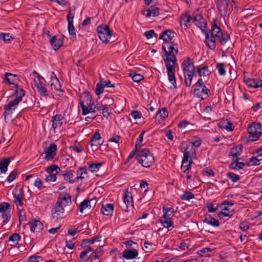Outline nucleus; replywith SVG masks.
<instances>
[{
    "instance_id": "47",
    "label": "nucleus",
    "mask_w": 262,
    "mask_h": 262,
    "mask_svg": "<svg viewBox=\"0 0 262 262\" xmlns=\"http://www.w3.org/2000/svg\"><path fill=\"white\" fill-rule=\"evenodd\" d=\"M192 162V158H190V160H188V163H183V160H182L181 169L185 168L183 171L184 173H188L189 172V170L191 169V165Z\"/></svg>"
},
{
    "instance_id": "14",
    "label": "nucleus",
    "mask_w": 262,
    "mask_h": 262,
    "mask_svg": "<svg viewBox=\"0 0 262 262\" xmlns=\"http://www.w3.org/2000/svg\"><path fill=\"white\" fill-rule=\"evenodd\" d=\"M31 232H39L43 229V224L39 220H31L29 223Z\"/></svg>"
},
{
    "instance_id": "22",
    "label": "nucleus",
    "mask_w": 262,
    "mask_h": 262,
    "mask_svg": "<svg viewBox=\"0 0 262 262\" xmlns=\"http://www.w3.org/2000/svg\"><path fill=\"white\" fill-rule=\"evenodd\" d=\"M20 239V236L18 233H14L9 237L8 241L11 243V248L16 247H18L17 245H18V241Z\"/></svg>"
},
{
    "instance_id": "25",
    "label": "nucleus",
    "mask_w": 262,
    "mask_h": 262,
    "mask_svg": "<svg viewBox=\"0 0 262 262\" xmlns=\"http://www.w3.org/2000/svg\"><path fill=\"white\" fill-rule=\"evenodd\" d=\"M17 80H18L17 75L10 73H6L5 74L4 81L6 83L9 84H14L15 85V84L14 83V82Z\"/></svg>"
},
{
    "instance_id": "13",
    "label": "nucleus",
    "mask_w": 262,
    "mask_h": 262,
    "mask_svg": "<svg viewBox=\"0 0 262 262\" xmlns=\"http://www.w3.org/2000/svg\"><path fill=\"white\" fill-rule=\"evenodd\" d=\"M205 35V42L207 47L211 50H215L216 48V37L213 36H209V32H205L204 33Z\"/></svg>"
},
{
    "instance_id": "30",
    "label": "nucleus",
    "mask_w": 262,
    "mask_h": 262,
    "mask_svg": "<svg viewBox=\"0 0 262 262\" xmlns=\"http://www.w3.org/2000/svg\"><path fill=\"white\" fill-rule=\"evenodd\" d=\"M34 99L35 98L33 96H27L24 101V109L32 107L34 104Z\"/></svg>"
},
{
    "instance_id": "35",
    "label": "nucleus",
    "mask_w": 262,
    "mask_h": 262,
    "mask_svg": "<svg viewBox=\"0 0 262 262\" xmlns=\"http://www.w3.org/2000/svg\"><path fill=\"white\" fill-rule=\"evenodd\" d=\"M260 128L261 125L260 123L254 122L248 126L247 131L249 134H251V133H256V131L260 129Z\"/></svg>"
},
{
    "instance_id": "39",
    "label": "nucleus",
    "mask_w": 262,
    "mask_h": 262,
    "mask_svg": "<svg viewBox=\"0 0 262 262\" xmlns=\"http://www.w3.org/2000/svg\"><path fill=\"white\" fill-rule=\"evenodd\" d=\"M227 122H224L222 125L220 124L219 126L221 128H224L228 132L233 131L234 129V125L231 121H228V120H227Z\"/></svg>"
},
{
    "instance_id": "40",
    "label": "nucleus",
    "mask_w": 262,
    "mask_h": 262,
    "mask_svg": "<svg viewBox=\"0 0 262 262\" xmlns=\"http://www.w3.org/2000/svg\"><path fill=\"white\" fill-rule=\"evenodd\" d=\"M46 171L49 174H54L53 172L54 171H55V173H56V174H57L60 171V169L58 166L54 164V165H52L50 166L47 167V168L46 169Z\"/></svg>"
},
{
    "instance_id": "3",
    "label": "nucleus",
    "mask_w": 262,
    "mask_h": 262,
    "mask_svg": "<svg viewBox=\"0 0 262 262\" xmlns=\"http://www.w3.org/2000/svg\"><path fill=\"white\" fill-rule=\"evenodd\" d=\"M70 198L69 196L67 199L65 197L57 199V202L53 206L51 210L52 216L53 219L58 220L64 217L66 215H64V209L62 205V202L63 201H70Z\"/></svg>"
},
{
    "instance_id": "57",
    "label": "nucleus",
    "mask_w": 262,
    "mask_h": 262,
    "mask_svg": "<svg viewBox=\"0 0 262 262\" xmlns=\"http://www.w3.org/2000/svg\"><path fill=\"white\" fill-rule=\"evenodd\" d=\"M261 134V132H259L258 130L256 131V133H251V134H249L248 140L252 142L256 141L259 139Z\"/></svg>"
},
{
    "instance_id": "43",
    "label": "nucleus",
    "mask_w": 262,
    "mask_h": 262,
    "mask_svg": "<svg viewBox=\"0 0 262 262\" xmlns=\"http://www.w3.org/2000/svg\"><path fill=\"white\" fill-rule=\"evenodd\" d=\"M52 74L54 75L55 78L54 79H52V83L51 85L53 88L54 87V89L56 91H60L61 85L60 84V82L58 79L56 77V75L54 74V73L53 72Z\"/></svg>"
},
{
    "instance_id": "59",
    "label": "nucleus",
    "mask_w": 262,
    "mask_h": 262,
    "mask_svg": "<svg viewBox=\"0 0 262 262\" xmlns=\"http://www.w3.org/2000/svg\"><path fill=\"white\" fill-rule=\"evenodd\" d=\"M226 176L227 178L230 179L233 182H236L240 180L239 176L232 172H228Z\"/></svg>"
},
{
    "instance_id": "11",
    "label": "nucleus",
    "mask_w": 262,
    "mask_h": 262,
    "mask_svg": "<svg viewBox=\"0 0 262 262\" xmlns=\"http://www.w3.org/2000/svg\"><path fill=\"white\" fill-rule=\"evenodd\" d=\"M168 57L171 58V61H169V63L176 67L177 64L176 55L178 53V49H175L174 47L169 46L167 47Z\"/></svg>"
},
{
    "instance_id": "28",
    "label": "nucleus",
    "mask_w": 262,
    "mask_h": 262,
    "mask_svg": "<svg viewBox=\"0 0 262 262\" xmlns=\"http://www.w3.org/2000/svg\"><path fill=\"white\" fill-rule=\"evenodd\" d=\"M96 104L94 102L91 103L82 110V115H86L89 113H94L96 112Z\"/></svg>"
},
{
    "instance_id": "1",
    "label": "nucleus",
    "mask_w": 262,
    "mask_h": 262,
    "mask_svg": "<svg viewBox=\"0 0 262 262\" xmlns=\"http://www.w3.org/2000/svg\"><path fill=\"white\" fill-rule=\"evenodd\" d=\"M135 158L142 166L146 168L150 167L155 163L154 157L148 148H143L139 150Z\"/></svg>"
},
{
    "instance_id": "56",
    "label": "nucleus",
    "mask_w": 262,
    "mask_h": 262,
    "mask_svg": "<svg viewBox=\"0 0 262 262\" xmlns=\"http://www.w3.org/2000/svg\"><path fill=\"white\" fill-rule=\"evenodd\" d=\"M103 250L100 248H97L96 250L94 251L93 254L94 253V255L93 256H92V259H93L94 260H96L98 259L100 256H102L103 254Z\"/></svg>"
},
{
    "instance_id": "52",
    "label": "nucleus",
    "mask_w": 262,
    "mask_h": 262,
    "mask_svg": "<svg viewBox=\"0 0 262 262\" xmlns=\"http://www.w3.org/2000/svg\"><path fill=\"white\" fill-rule=\"evenodd\" d=\"M256 79L257 78H247L244 79V82L248 87L256 89Z\"/></svg>"
},
{
    "instance_id": "60",
    "label": "nucleus",
    "mask_w": 262,
    "mask_h": 262,
    "mask_svg": "<svg viewBox=\"0 0 262 262\" xmlns=\"http://www.w3.org/2000/svg\"><path fill=\"white\" fill-rule=\"evenodd\" d=\"M257 157H258L257 156V157H252L251 158H250L249 159V162L250 163H251V164H250L249 163H247V166H249L250 165H252V166L259 165L260 164L259 162H260V160H258Z\"/></svg>"
},
{
    "instance_id": "8",
    "label": "nucleus",
    "mask_w": 262,
    "mask_h": 262,
    "mask_svg": "<svg viewBox=\"0 0 262 262\" xmlns=\"http://www.w3.org/2000/svg\"><path fill=\"white\" fill-rule=\"evenodd\" d=\"M133 199L131 192L126 190L123 195V203L122 204V209L125 211H128V208L133 207Z\"/></svg>"
},
{
    "instance_id": "38",
    "label": "nucleus",
    "mask_w": 262,
    "mask_h": 262,
    "mask_svg": "<svg viewBox=\"0 0 262 262\" xmlns=\"http://www.w3.org/2000/svg\"><path fill=\"white\" fill-rule=\"evenodd\" d=\"M129 75L132 77L133 80L136 82H139L144 79V76L140 74H138L136 72H132L129 74Z\"/></svg>"
},
{
    "instance_id": "33",
    "label": "nucleus",
    "mask_w": 262,
    "mask_h": 262,
    "mask_svg": "<svg viewBox=\"0 0 262 262\" xmlns=\"http://www.w3.org/2000/svg\"><path fill=\"white\" fill-rule=\"evenodd\" d=\"M204 222L214 227H218L220 225L219 221L210 215L205 218Z\"/></svg>"
},
{
    "instance_id": "61",
    "label": "nucleus",
    "mask_w": 262,
    "mask_h": 262,
    "mask_svg": "<svg viewBox=\"0 0 262 262\" xmlns=\"http://www.w3.org/2000/svg\"><path fill=\"white\" fill-rule=\"evenodd\" d=\"M164 34H165V37L168 39V41H171L174 37V34H176L171 30H165L164 31Z\"/></svg>"
},
{
    "instance_id": "15",
    "label": "nucleus",
    "mask_w": 262,
    "mask_h": 262,
    "mask_svg": "<svg viewBox=\"0 0 262 262\" xmlns=\"http://www.w3.org/2000/svg\"><path fill=\"white\" fill-rule=\"evenodd\" d=\"M243 146L242 144L237 145L230 149V151L228 157L229 158H238L243 151Z\"/></svg>"
},
{
    "instance_id": "20",
    "label": "nucleus",
    "mask_w": 262,
    "mask_h": 262,
    "mask_svg": "<svg viewBox=\"0 0 262 262\" xmlns=\"http://www.w3.org/2000/svg\"><path fill=\"white\" fill-rule=\"evenodd\" d=\"M64 117L61 114H57L52 117V128L54 129L58 126L61 127L62 125V120Z\"/></svg>"
},
{
    "instance_id": "45",
    "label": "nucleus",
    "mask_w": 262,
    "mask_h": 262,
    "mask_svg": "<svg viewBox=\"0 0 262 262\" xmlns=\"http://www.w3.org/2000/svg\"><path fill=\"white\" fill-rule=\"evenodd\" d=\"M145 133V131L143 130L142 131L140 135H139V137H138L136 144L135 145L136 146V150H137L138 148L141 149V147L143 145L142 142L143 141V137Z\"/></svg>"
},
{
    "instance_id": "29",
    "label": "nucleus",
    "mask_w": 262,
    "mask_h": 262,
    "mask_svg": "<svg viewBox=\"0 0 262 262\" xmlns=\"http://www.w3.org/2000/svg\"><path fill=\"white\" fill-rule=\"evenodd\" d=\"M201 90L200 92L196 93V96L199 98H201L202 99L207 98L208 96V94L210 93V90L206 87L205 84L201 86Z\"/></svg>"
},
{
    "instance_id": "62",
    "label": "nucleus",
    "mask_w": 262,
    "mask_h": 262,
    "mask_svg": "<svg viewBox=\"0 0 262 262\" xmlns=\"http://www.w3.org/2000/svg\"><path fill=\"white\" fill-rule=\"evenodd\" d=\"M194 76V74H190L187 73L185 74V83L186 86H190L191 84V81Z\"/></svg>"
},
{
    "instance_id": "54",
    "label": "nucleus",
    "mask_w": 262,
    "mask_h": 262,
    "mask_svg": "<svg viewBox=\"0 0 262 262\" xmlns=\"http://www.w3.org/2000/svg\"><path fill=\"white\" fill-rule=\"evenodd\" d=\"M159 115L162 120L165 119L168 117V113L166 107H163L161 110H159L156 114V116Z\"/></svg>"
},
{
    "instance_id": "19",
    "label": "nucleus",
    "mask_w": 262,
    "mask_h": 262,
    "mask_svg": "<svg viewBox=\"0 0 262 262\" xmlns=\"http://www.w3.org/2000/svg\"><path fill=\"white\" fill-rule=\"evenodd\" d=\"M75 171L73 170H70L64 171L62 176L64 180L69 183H74L76 180V177H74Z\"/></svg>"
},
{
    "instance_id": "50",
    "label": "nucleus",
    "mask_w": 262,
    "mask_h": 262,
    "mask_svg": "<svg viewBox=\"0 0 262 262\" xmlns=\"http://www.w3.org/2000/svg\"><path fill=\"white\" fill-rule=\"evenodd\" d=\"M195 25L199 27L203 33H205V32H207L206 31L207 22L204 20V18H203V21H202V20L200 21L199 20L198 22L195 23Z\"/></svg>"
},
{
    "instance_id": "55",
    "label": "nucleus",
    "mask_w": 262,
    "mask_h": 262,
    "mask_svg": "<svg viewBox=\"0 0 262 262\" xmlns=\"http://www.w3.org/2000/svg\"><path fill=\"white\" fill-rule=\"evenodd\" d=\"M189 148V147L188 145H187L185 148V150L184 151V157L182 160H183V163H188L189 159L191 158V156H192V154L188 151Z\"/></svg>"
},
{
    "instance_id": "9",
    "label": "nucleus",
    "mask_w": 262,
    "mask_h": 262,
    "mask_svg": "<svg viewBox=\"0 0 262 262\" xmlns=\"http://www.w3.org/2000/svg\"><path fill=\"white\" fill-rule=\"evenodd\" d=\"M18 99V98L14 99L13 101H10L8 104L4 107L5 112L3 115L5 117H6V116L11 115L13 111L15 110L19 103Z\"/></svg>"
},
{
    "instance_id": "5",
    "label": "nucleus",
    "mask_w": 262,
    "mask_h": 262,
    "mask_svg": "<svg viewBox=\"0 0 262 262\" xmlns=\"http://www.w3.org/2000/svg\"><path fill=\"white\" fill-rule=\"evenodd\" d=\"M97 32L99 39L103 42L107 43L112 36V32L107 25H102L97 28Z\"/></svg>"
},
{
    "instance_id": "4",
    "label": "nucleus",
    "mask_w": 262,
    "mask_h": 262,
    "mask_svg": "<svg viewBox=\"0 0 262 262\" xmlns=\"http://www.w3.org/2000/svg\"><path fill=\"white\" fill-rule=\"evenodd\" d=\"M162 211L163 215L160 218V221L165 228H169L170 227H173V223L171 220V214H169L170 212L172 214L176 212V210L173 207H167L164 205L162 207Z\"/></svg>"
},
{
    "instance_id": "34",
    "label": "nucleus",
    "mask_w": 262,
    "mask_h": 262,
    "mask_svg": "<svg viewBox=\"0 0 262 262\" xmlns=\"http://www.w3.org/2000/svg\"><path fill=\"white\" fill-rule=\"evenodd\" d=\"M192 18L190 14L187 12L184 15H183L180 20V24L182 27L184 26L185 29L187 28V24L189 23Z\"/></svg>"
},
{
    "instance_id": "2",
    "label": "nucleus",
    "mask_w": 262,
    "mask_h": 262,
    "mask_svg": "<svg viewBox=\"0 0 262 262\" xmlns=\"http://www.w3.org/2000/svg\"><path fill=\"white\" fill-rule=\"evenodd\" d=\"M162 51L164 53L163 60L165 62L169 81L174 88H177L176 79L174 75V66L169 63V61H171V58L168 57V50L164 46H162Z\"/></svg>"
},
{
    "instance_id": "64",
    "label": "nucleus",
    "mask_w": 262,
    "mask_h": 262,
    "mask_svg": "<svg viewBox=\"0 0 262 262\" xmlns=\"http://www.w3.org/2000/svg\"><path fill=\"white\" fill-rule=\"evenodd\" d=\"M0 39H2L5 42H9L12 40L13 38L10 35L9 33L6 34L0 33Z\"/></svg>"
},
{
    "instance_id": "48",
    "label": "nucleus",
    "mask_w": 262,
    "mask_h": 262,
    "mask_svg": "<svg viewBox=\"0 0 262 262\" xmlns=\"http://www.w3.org/2000/svg\"><path fill=\"white\" fill-rule=\"evenodd\" d=\"M102 165V163H91L89 165V169L93 172H97Z\"/></svg>"
},
{
    "instance_id": "18",
    "label": "nucleus",
    "mask_w": 262,
    "mask_h": 262,
    "mask_svg": "<svg viewBox=\"0 0 262 262\" xmlns=\"http://www.w3.org/2000/svg\"><path fill=\"white\" fill-rule=\"evenodd\" d=\"M13 198H14V203L16 205L23 206V199L24 197V190L23 188L19 189V192L17 193H13Z\"/></svg>"
},
{
    "instance_id": "51",
    "label": "nucleus",
    "mask_w": 262,
    "mask_h": 262,
    "mask_svg": "<svg viewBox=\"0 0 262 262\" xmlns=\"http://www.w3.org/2000/svg\"><path fill=\"white\" fill-rule=\"evenodd\" d=\"M182 200L189 201L190 199L194 198L193 193L189 191H186L181 196Z\"/></svg>"
},
{
    "instance_id": "58",
    "label": "nucleus",
    "mask_w": 262,
    "mask_h": 262,
    "mask_svg": "<svg viewBox=\"0 0 262 262\" xmlns=\"http://www.w3.org/2000/svg\"><path fill=\"white\" fill-rule=\"evenodd\" d=\"M227 2V0H215V2L216 5L217 9L219 12V13L221 14V16H222V8L223 6H224V4L225 3Z\"/></svg>"
},
{
    "instance_id": "32",
    "label": "nucleus",
    "mask_w": 262,
    "mask_h": 262,
    "mask_svg": "<svg viewBox=\"0 0 262 262\" xmlns=\"http://www.w3.org/2000/svg\"><path fill=\"white\" fill-rule=\"evenodd\" d=\"M217 40H219L220 43L222 45H224L227 41L230 39V35L227 33H223L221 32V33L216 37Z\"/></svg>"
},
{
    "instance_id": "24",
    "label": "nucleus",
    "mask_w": 262,
    "mask_h": 262,
    "mask_svg": "<svg viewBox=\"0 0 262 262\" xmlns=\"http://www.w3.org/2000/svg\"><path fill=\"white\" fill-rule=\"evenodd\" d=\"M114 210V205L113 204H107L105 205H102L101 211L105 215H112Z\"/></svg>"
},
{
    "instance_id": "49",
    "label": "nucleus",
    "mask_w": 262,
    "mask_h": 262,
    "mask_svg": "<svg viewBox=\"0 0 262 262\" xmlns=\"http://www.w3.org/2000/svg\"><path fill=\"white\" fill-rule=\"evenodd\" d=\"M225 66L224 63H217L216 64V68L217 69L219 74L221 76H224L226 73Z\"/></svg>"
},
{
    "instance_id": "42",
    "label": "nucleus",
    "mask_w": 262,
    "mask_h": 262,
    "mask_svg": "<svg viewBox=\"0 0 262 262\" xmlns=\"http://www.w3.org/2000/svg\"><path fill=\"white\" fill-rule=\"evenodd\" d=\"M37 89V92L39 93L40 95L41 96H45L46 97L49 96V93L47 91V89L45 88V85H40L35 86Z\"/></svg>"
},
{
    "instance_id": "10",
    "label": "nucleus",
    "mask_w": 262,
    "mask_h": 262,
    "mask_svg": "<svg viewBox=\"0 0 262 262\" xmlns=\"http://www.w3.org/2000/svg\"><path fill=\"white\" fill-rule=\"evenodd\" d=\"M79 102L82 110L88 105L91 104V96L90 93L88 91L83 92L80 95Z\"/></svg>"
},
{
    "instance_id": "41",
    "label": "nucleus",
    "mask_w": 262,
    "mask_h": 262,
    "mask_svg": "<svg viewBox=\"0 0 262 262\" xmlns=\"http://www.w3.org/2000/svg\"><path fill=\"white\" fill-rule=\"evenodd\" d=\"M89 207L91 208V201L89 200H84L80 203L79 205V211L80 213H83L84 209Z\"/></svg>"
},
{
    "instance_id": "27",
    "label": "nucleus",
    "mask_w": 262,
    "mask_h": 262,
    "mask_svg": "<svg viewBox=\"0 0 262 262\" xmlns=\"http://www.w3.org/2000/svg\"><path fill=\"white\" fill-rule=\"evenodd\" d=\"M15 88L16 89L15 90L14 95L16 96L15 99H19V103L22 101V98L25 96L26 92L21 88L19 87L17 84H15Z\"/></svg>"
},
{
    "instance_id": "36",
    "label": "nucleus",
    "mask_w": 262,
    "mask_h": 262,
    "mask_svg": "<svg viewBox=\"0 0 262 262\" xmlns=\"http://www.w3.org/2000/svg\"><path fill=\"white\" fill-rule=\"evenodd\" d=\"M197 73L200 77L208 76L210 73L208 67L206 66L202 68H198Z\"/></svg>"
},
{
    "instance_id": "37",
    "label": "nucleus",
    "mask_w": 262,
    "mask_h": 262,
    "mask_svg": "<svg viewBox=\"0 0 262 262\" xmlns=\"http://www.w3.org/2000/svg\"><path fill=\"white\" fill-rule=\"evenodd\" d=\"M68 28L69 33L70 35V39L73 40L76 39V33L75 32V28L73 26V21L68 22Z\"/></svg>"
},
{
    "instance_id": "21",
    "label": "nucleus",
    "mask_w": 262,
    "mask_h": 262,
    "mask_svg": "<svg viewBox=\"0 0 262 262\" xmlns=\"http://www.w3.org/2000/svg\"><path fill=\"white\" fill-rule=\"evenodd\" d=\"M222 31V29L217 25L216 23V19H213V21L212 23L211 29L210 32H209L210 35L213 36L214 37H216L218 35H220L221 32Z\"/></svg>"
},
{
    "instance_id": "26",
    "label": "nucleus",
    "mask_w": 262,
    "mask_h": 262,
    "mask_svg": "<svg viewBox=\"0 0 262 262\" xmlns=\"http://www.w3.org/2000/svg\"><path fill=\"white\" fill-rule=\"evenodd\" d=\"M101 237V236L97 235L92 239H82L80 246L82 248H84L88 244L92 245L95 242H100Z\"/></svg>"
},
{
    "instance_id": "7",
    "label": "nucleus",
    "mask_w": 262,
    "mask_h": 262,
    "mask_svg": "<svg viewBox=\"0 0 262 262\" xmlns=\"http://www.w3.org/2000/svg\"><path fill=\"white\" fill-rule=\"evenodd\" d=\"M182 68L184 74L190 73V74H194V76H196L194 63L191 61L189 57H188L182 63Z\"/></svg>"
},
{
    "instance_id": "16",
    "label": "nucleus",
    "mask_w": 262,
    "mask_h": 262,
    "mask_svg": "<svg viewBox=\"0 0 262 262\" xmlns=\"http://www.w3.org/2000/svg\"><path fill=\"white\" fill-rule=\"evenodd\" d=\"M142 14L146 17H149L151 16H157L159 14V9L155 6H151L149 9L143 10Z\"/></svg>"
},
{
    "instance_id": "12",
    "label": "nucleus",
    "mask_w": 262,
    "mask_h": 262,
    "mask_svg": "<svg viewBox=\"0 0 262 262\" xmlns=\"http://www.w3.org/2000/svg\"><path fill=\"white\" fill-rule=\"evenodd\" d=\"M50 42L55 51L58 50L63 44V39L60 37L57 38V36H53L50 39Z\"/></svg>"
},
{
    "instance_id": "53",
    "label": "nucleus",
    "mask_w": 262,
    "mask_h": 262,
    "mask_svg": "<svg viewBox=\"0 0 262 262\" xmlns=\"http://www.w3.org/2000/svg\"><path fill=\"white\" fill-rule=\"evenodd\" d=\"M18 174V171L17 169H14L12 172H11V173L9 174V175L7 177V181L9 183L12 182L13 180H14L16 178Z\"/></svg>"
},
{
    "instance_id": "44",
    "label": "nucleus",
    "mask_w": 262,
    "mask_h": 262,
    "mask_svg": "<svg viewBox=\"0 0 262 262\" xmlns=\"http://www.w3.org/2000/svg\"><path fill=\"white\" fill-rule=\"evenodd\" d=\"M202 140L201 138L198 136L193 137L190 140L191 144L195 147H199L202 144Z\"/></svg>"
},
{
    "instance_id": "31",
    "label": "nucleus",
    "mask_w": 262,
    "mask_h": 262,
    "mask_svg": "<svg viewBox=\"0 0 262 262\" xmlns=\"http://www.w3.org/2000/svg\"><path fill=\"white\" fill-rule=\"evenodd\" d=\"M87 169L85 166L80 167L78 168V170L76 172L77 177H76V180H78L79 179H83L85 178V176L87 174Z\"/></svg>"
},
{
    "instance_id": "63",
    "label": "nucleus",
    "mask_w": 262,
    "mask_h": 262,
    "mask_svg": "<svg viewBox=\"0 0 262 262\" xmlns=\"http://www.w3.org/2000/svg\"><path fill=\"white\" fill-rule=\"evenodd\" d=\"M104 86L99 81V82L96 84L95 89V93L97 95H100L104 91Z\"/></svg>"
},
{
    "instance_id": "46",
    "label": "nucleus",
    "mask_w": 262,
    "mask_h": 262,
    "mask_svg": "<svg viewBox=\"0 0 262 262\" xmlns=\"http://www.w3.org/2000/svg\"><path fill=\"white\" fill-rule=\"evenodd\" d=\"M10 205L8 203L3 202L0 203V213H6L10 211Z\"/></svg>"
},
{
    "instance_id": "17",
    "label": "nucleus",
    "mask_w": 262,
    "mask_h": 262,
    "mask_svg": "<svg viewBox=\"0 0 262 262\" xmlns=\"http://www.w3.org/2000/svg\"><path fill=\"white\" fill-rule=\"evenodd\" d=\"M138 255V251L137 249L125 250L123 252V257L126 259H133Z\"/></svg>"
},
{
    "instance_id": "23",
    "label": "nucleus",
    "mask_w": 262,
    "mask_h": 262,
    "mask_svg": "<svg viewBox=\"0 0 262 262\" xmlns=\"http://www.w3.org/2000/svg\"><path fill=\"white\" fill-rule=\"evenodd\" d=\"M11 158H5L0 161V170L1 173H5L8 170V166L11 162Z\"/></svg>"
},
{
    "instance_id": "6",
    "label": "nucleus",
    "mask_w": 262,
    "mask_h": 262,
    "mask_svg": "<svg viewBox=\"0 0 262 262\" xmlns=\"http://www.w3.org/2000/svg\"><path fill=\"white\" fill-rule=\"evenodd\" d=\"M57 146L55 143L51 144L48 147L44 148L43 152L41 154V156L45 154L44 158L47 161L52 160L57 154Z\"/></svg>"
}]
</instances>
